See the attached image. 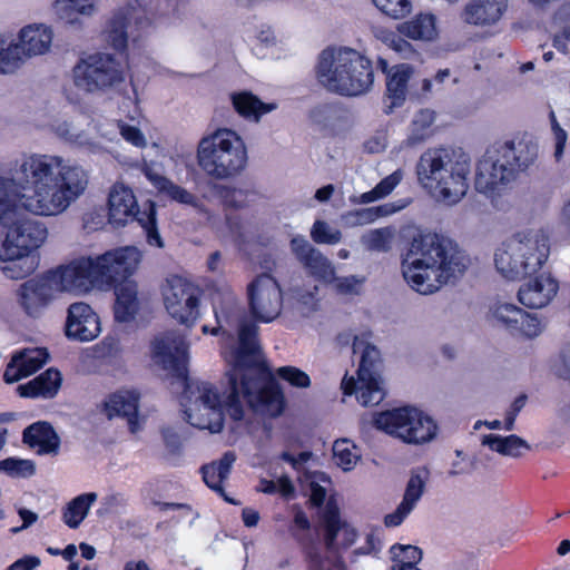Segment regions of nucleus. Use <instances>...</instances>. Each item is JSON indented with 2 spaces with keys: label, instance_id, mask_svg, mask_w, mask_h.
Segmentation results:
<instances>
[{
  "label": "nucleus",
  "instance_id": "nucleus-43",
  "mask_svg": "<svg viewBox=\"0 0 570 570\" xmlns=\"http://www.w3.org/2000/svg\"><path fill=\"white\" fill-rule=\"evenodd\" d=\"M340 509L334 500H328L323 513L324 523V544L328 551H334L337 548V537L342 528Z\"/></svg>",
  "mask_w": 570,
  "mask_h": 570
},
{
  "label": "nucleus",
  "instance_id": "nucleus-46",
  "mask_svg": "<svg viewBox=\"0 0 570 570\" xmlns=\"http://www.w3.org/2000/svg\"><path fill=\"white\" fill-rule=\"evenodd\" d=\"M429 476L430 471L428 468L422 466L413 469L401 502L413 509L424 492Z\"/></svg>",
  "mask_w": 570,
  "mask_h": 570
},
{
  "label": "nucleus",
  "instance_id": "nucleus-9",
  "mask_svg": "<svg viewBox=\"0 0 570 570\" xmlns=\"http://www.w3.org/2000/svg\"><path fill=\"white\" fill-rule=\"evenodd\" d=\"M142 252H109V289L116 296L114 317L118 323H129L139 311L138 285L132 279Z\"/></svg>",
  "mask_w": 570,
  "mask_h": 570
},
{
  "label": "nucleus",
  "instance_id": "nucleus-36",
  "mask_svg": "<svg viewBox=\"0 0 570 570\" xmlns=\"http://www.w3.org/2000/svg\"><path fill=\"white\" fill-rule=\"evenodd\" d=\"M235 111L245 119L259 121L261 117L276 109L275 102H263L252 91L243 90L230 95Z\"/></svg>",
  "mask_w": 570,
  "mask_h": 570
},
{
  "label": "nucleus",
  "instance_id": "nucleus-60",
  "mask_svg": "<svg viewBox=\"0 0 570 570\" xmlns=\"http://www.w3.org/2000/svg\"><path fill=\"white\" fill-rule=\"evenodd\" d=\"M542 331L540 320L525 311L522 309V318L519 321V326L515 327L514 334L518 333L525 337H535Z\"/></svg>",
  "mask_w": 570,
  "mask_h": 570
},
{
  "label": "nucleus",
  "instance_id": "nucleus-15",
  "mask_svg": "<svg viewBox=\"0 0 570 570\" xmlns=\"http://www.w3.org/2000/svg\"><path fill=\"white\" fill-rule=\"evenodd\" d=\"M163 296L166 311L175 321L187 327L195 325L200 302L197 286L181 276L173 275L167 278Z\"/></svg>",
  "mask_w": 570,
  "mask_h": 570
},
{
  "label": "nucleus",
  "instance_id": "nucleus-7",
  "mask_svg": "<svg viewBox=\"0 0 570 570\" xmlns=\"http://www.w3.org/2000/svg\"><path fill=\"white\" fill-rule=\"evenodd\" d=\"M405 252L402 274L407 285L419 294L438 292L451 279L461 276L470 265L466 252Z\"/></svg>",
  "mask_w": 570,
  "mask_h": 570
},
{
  "label": "nucleus",
  "instance_id": "nucleus-63",
  "mask_svg": "<svg viewBox=\"0 0 570 570\" xmlns=\"http://www.w3.org/2000/svg\"><path fill=\"white\" fill-rule=\"evenodd\" d=\"M507 440L508 441H505V451H504L503 455H510V456L518 458L522 454L521 449H527V450L530 449L528 443L523 439H521L520 436H518L515 434L508 435Z\"/></svg>",
  "mask_w": 570,
  "mask_h": 570
},
{
  "label": "nucleus",
  "instance_id": "nucleus-57",
  "mask_svg": "<svg viewBox=\"0 0 570 570\" xmlns=\"http://www.w3.org/2000/svg\"><path fill=\"white\" fill-rule=\"evenodd\" d=\"M117 128L122 139L131 146L139 149L147 146V139L137 126L129 125L124 120H117Z\"/></svg>",
  "mask_w": 570,
  "mask_h": 570
},
{
  "label": "nucleus",
  "instance_id": "nucleus-23",
  "mask_svg": "<svg viewBox=\"0 0 570 570\" xmlns=\"http://www.w3.org/2000/svg\"><path fill=\"white\" fill-rule=\"evenodd\" d=\"M47 236L43 223L24 219L8 228L2 246L3 249H39Z\"/></svg>",
  "mask_w": 570,
  "mask_h": 570
},
{
  "label": "nucleus",
  "instance_id": "nucleus-19",
  "mask_svg": "<svg viewBox=\"0 0 570 570\" xmlns=\"http://www.w3.org/2000/svg\"><path fill=\"white\" fill-rule=\"evenodd\" d=\"M75 87L90 95L105 92L107 88V53H83L72 68Z\"/></svg>",
  "mask_w": 570,
  "mask_h": 570
},
{
  "label": "nucleus",
  "instance_id": "nucleus-40",
  "mask_svg": "<svg viewBox=\"0 0 570 570\" xmlns=\"http://www.w3.org/2000/svg\"><path fill=\"white\" fill-rule=\"evenodd\" d=\"M503 249H550V237L548 233L540 229H527L518 232L502 243Z\"/></svg>",
  "mask_w": 570,
  "mask_h": 570
},
{
  "label": "nucleus",
  "instance_id": "nucleus-20",
  "mask_svg": "<svg viewBox=\"0 0 570 570\" xmlns=\"http://www.w3.org/2000/svg\"><path fill=\"white\" fill-rule=\"evenodd\" d=\"M550 252H495L494 265L504 278L521 281L542 269Z\"/></svg>",
  "mask_w": 570,
  "mask_h": 570
},
{
  "label": "nucleus",
  "instance_id": "nucleus-28",
  "mask_svg": "<svg viewBox=\"0 0 570 570\" xmlns=\"http://www.w3.org/2000/svg\"><path fill=\"white\" fill-rule=\"evenodd\" d=\"M52 9L66 26L81 30L85 27V20L99 12L100 0H55Z\"/></svg>",
  "mask_w": 570,
  "mask_h": 570
},
{
  "label": "nucleus",
  "instance_id": "nucleus-25",
  "mask_svg": "<svg viewBox=\"0 0 570 570\" xmlns=\"http://www.w3.org/2000/svg\"><path fill=\"white\" fill-rule=\"evenodd\" d=\"M50 358L45 347L23 348L16 352L3 373V380L8 384L16 383L23 377L32 375L40 370Z\"/></svg>",
  "mask_w": 570,
  "mask_h": 570
},
{
  "label": "nucleus",
  "instance_id": "nucleus-30",
  "mask_svg": "<svg viewBox=\"0 0 570 570\" xmlns=\"http://www.w3.org/2000/svg\"><path fill=\"white\" fill-rule=\"evenodd\" d=\"M40 265L39 252H0V271L7 278L23 279Z\"/></svg>",
  "mask_w": 570,
  "mask_h": 570
},
{
  "label": "nucleus",
  "instance_id": "nucleus-14",
  "mask_svg": "<svg viewBox=\"0 0 570 570\" xmlns=\"http://www.w3.org/2000/svg\"><path fill=\"white\" fill-rule=\"evenodd\" d=\"M381 365L380 350L367 344L361 355L357 379L345 376L342 381L343 394L348 396L355 394L363 406L380 404L385 397V392L380 385Z\"/></svg>",
  "mask_w": 570,
  "mask_h": 570
},
{
  "label": "nucleus",
  "instance_id": "nucleus-3",
  "mask_svg": "<svg viewBox=\"0 0 570 570\" xmlns=\"http://www.w3.org/2000/svg\"><path fill=\"white\" fill-rule=\"evenodd\" d=\"M198 400L213 420L198 424L200 429H208L213 433H219L224 429L225 412L234 421L244 417V407L240 396L250 407L262 406L273 416H278L285 410L286 401L284 392L271 371L268 364H263L236 374L235 384H232V375L226 377V385L219 391L209 382L197 385Z\"/></svg>",
  "mask_w": 570,
  "mask_h": 570
},
{
  "label": "nucleus",
  "instance_id": "nucleus-58",
  "mask_svg": "<svg viewBox=\"0 0 570 570\" xmlns=\"http://www.w3.org/2000/svg\"><path fill=\"white\" fill-rule=\"evenodd\" d=\"M393 561H403L411 564H417L422 559V550L415 546H404L395 543L391 547Z\"/></svg>",
  "mask_w": 570,
  "mask_h": 570
},
{
  "label": "nucleus",
  "instance_id": "nucleus-61",
  "mask_svg": "<svg viewBox=\"0 0 570 570\" xmlns=\"http://www.w3.org/2000/svg\"><path fill=\"white\" fill-rule=\"evenodd\" d=\"M527 399L528 397L525 394H520L519 396H517L514 399V401L508 409V411L505 413V419H504V429L507 431H512L514 429L515 419H517L518 414L520 413V411L524 407V405L527 403Z\"/></svg>",
  "mask_w": 570,
  "mask_h": 570
},
{
  "label": "nucleus",
  "instance_id": "nucleus-48",
  "mask_svg": "<svg viewBox=\"0 0 570 570\" xmlns=\"http://www.w3.org/2000/svg\"><path fill=\"white\" fill-rule=\"evenodd\" d=\"M434 122V112L422 109L415 114L412 120V131L407 137V145L415 146L428 137V129Z\"/></svg>",
  "mask_w": 570,
  "mask_h": 570
},
{
  "label": "nucleus",
  "instance_id": "nucleus-6",
  "mask_svg": "<svg viewBox=\"0 0 570 570\" xmlns=\"http://www.w3.org/2000/svg\"><path fill=\"white\" fill-rule=\"evenodd\" d=\"M534 158L535 151L522 141H494L476 163L475 190L487 197L500 195L529 168Z\"/></svg>",
  "mask_w": 570,
  "mask_h": 570
},
{
  "label": "nucleus",
  "instance_id": "nucleus-51",
  "mask_svg": "<svg viewBox=\"0 0 570 570\" xmlns=\"http://www.w3.org/2000/svg\"><path fill=\"white\" fill-rule=\"evenodd\" d=\"M0 472L12 478H30L36 473V464L32 460L8 458L0 461Z\"/></svg>",
  "mask_w": 570,
  "mask_h": 570
},
{
  "label": "nucleus",
  "instance_id": "nucleus-2",
  "mask_svg": "<svg viewBox=\"0 0 570 570\" xmlns=\"http://www.w3.org/2000/svg\"><path fill=\"white\" fill-rule=\"evenodd\" d=\"M187 12L186 0H157L155 8L142 6L139 0H127L109 19V92L122 96L126 107H137V91L130 81L126 82L129 70L128 41L132 43L148 32L155 20L170 26L183 20Z\"/></svg>",
  "mask_w": 570,
  "mask_h": 570
},
{
  "label": "nucleus",
  "instance_id": "nucleus-24",
  "mask_svg": "<svg viewBox=\"0 0 570 570\" xmlns=\"http://www.w3.org/2000/svg\"><path fill=\"white\" fill-rule=\"evenodd\" d=\"M100 321L92 308L82 302L73 303L68 308L66 334L79 341H91L100 333Z\"/></svg>",
  "mask_w": 570,
  "mask_h": 570
},
{
  "label": "nucleus",
  "instance_id": "nucleus-4",
  "mask_svg": "<svg viewBox=\"0 0 570 570\" xmlns=\"http://www.w3.org/2000/svg\"><path fill=\"white\" fill-rule=\"evenodd\" d=\"M420 185L445 205L458 204L468 193L471 159L462 150L429 148L416 163Z\"/></svg>",
  "mask_w": 570,
  "mask_h": 570
},
{
  "label": "nucleus",
  "instance_id": "nucleus-1",
  "mask_svg": "<svg viewBox=\"0 0 570 570\" xmlns=\"http://www.w3.org/2000/svg\"><path fill=\"white\" fill-rule=\"evenodd\" d=\"M88 173L56 154L22 153L0 175V224L22 212L51 217L65 213L86 191Z\"/></svg>",
  "mask_w": 570,
  "mask_h": 570
},
{
  "label": "nucleus",
  "instance_id": "nucleus-49",
  "mask_svg": "<svg viewBox=\"0 0 570 570\" xmlns=\"http://www.w3.org/2000/svg\"><path fill=\"white\" fill-rule=\"evenodd\" d=\"M341 109L335 104H321L309 111V119L322 129H330L335 126L340 118Z\"/></svg>",
  "mask_w": 570,
  "mask_h": 570
},
{
  "label": "nucleus",
  "instance_id": "nucleus-5",
  "mask_svg": "<svg viewBox=\"0 0 570 570\" xmlns=\"http://www.w3.org/2000/svg\"><path fill=\"white\" fill-rule=\"evenodd\" d=\"M315 72L322 87L343 97L363 96L374 83L372 61L348 47H327L322 50Z\"/></svg>",
  "mask_w": 570,
  "mask_h": 570
},
{
  "label": "nucleus",
  "instance_id": "nucleus-37",
  "mask_svg": "<svg viewBox=\"0 0 570 570\" xmlns=\"http://www.w3.org/2000/svg\"><path fill=\"white\" fill-rule=\"evenodd\" d=\"M308 274L316 281L331 284L335 279V267L322 252H294Z\"/></svg>",
  "mask_w": 570,
  "mask_h": 570
},
{
  "label": "nucleus",
  "instance_id": "nucleus-62",
  "mask_svg": "<svg viewBox=\"0 0 570 570\" xmlns=\"http://www.w3.org/2000/svg\"><path fill=\"white\" fill-rule=\"evenodd\" d=\"M401 181V174L399 171H394L391 175L384 177L382 180H380L375 188V191L379 194V197L382 199L385 196L390 195L394 188L400 184Z\"/></svg>",
  "mask_w": 570,
  "mask_h": 570
},
{
  "label": "nucleus",
  "instance_id": "nucleus-8",
  "mask_svg": "<svg viewBox=\"0 0 570 570\" xmlns=\"http://www.w3.org/2000/svg\"><path fill=\"white\" fill-rule=\"evenodd\" d=\"M199 167L210 177L226 179L240 173L247 163L243 139L230 129H218L198 144Z\"/></svg>",
  "mask_w": 570,
  "mask_h": 570
},
{
  "label": "nucleus",
  "instance_id": "nucleus-13",
  "mask_svg": "<svg viewBox=\"0 0 570 570\" xmlns=\"http://www.w3.org/2000/svg\"><path fill=\"white\" fill-rule=\"evenodd\" d=\"M59 293L83 295L100 288L107 276V252L98 257H82L49 269Z\"/></svg>",
  "mask_w": 570,
  "mask_h": 570
},
{
  "label": "nucleus",
  "instance_id": "nucleus-16",
  "mask_svg": "<svg viewBox=\"0 0 570 570\" xmlns=\"http://www.w3.org/2000/svg\"><path fill=\"white\" fill-rule=\"evenodd\" d=\"M247 296L250 315L257 322L269 323L282 312L283 292L269 273L256 276L248 284Z\"/></svg>",
  "mask_w": 570,
  "mask_h": 570
},
{
  "label": "nucleus",
  "instance_id": "nucleus-41",
  "mask_svg": "<svg viewBox=\"0 0 570 570\" xmlns=\"http://www.w3.org/2000/svg\"><path fill=\"white\" fill-rule=\"evenodd\" d=\"M406 203L396 205L395 203H386L379 206L354 209L347 212L343 218L350 225H366L375 222L377 218L386 217L403 209Z\"/></svg>",
  "mask_w": 570,
  "mask_h": 570
},
{
  "label": "nucleus",
  "instance_id": "nucleus-35",
  "mask_svg": "<svg viewBox=\"0 0 570 570\" xmlns=\"http://www.w3.org/2000/svg\"><path fill=\"white\" fill-rule=\"evenodd\" d=\"M413 72V68L407 63H401L391 68L386 77V94L391 104L387 106L386 114L392 112L396 107H401L406 98L407 83Z\"/></svg>",
  "mask_w": 570,
  "mask_h": 570
},
{
  "label": "nucleus",
  "instance_id": "nucleus-44",
  "mask_svg": "<svg viewBox=\"0 0 570 570\" xmlns=\"http://www.w3.org/2000/svg\"><path fill=\"white\" fill-rule=\"evenodd\" d=\"M96 499L97 494L94 492L83 493L72 499L62 513L65 523L71 529H77L87 517L89 508Z\"/></svg>",
  "mask_w": 570,
  "mask_h": 570
},
{
  "label": "nucleus",
  "instance_id": "nucleus-59",
  "mask_svg": "<svg viewBox=\"0 0 570 570\" xmlns=\"http://www.w3.org/2000/svg\"><path fill=\"white\" fill-rule=\"evenodd\" d=\"M365 281L366 278L364 276H335V289L338 294L342 295H358L361 293V287L365 283Z\"/></svg>",
  "mask_w": 570,
  "mask_h": 570
},
{
  "label": "nucleus",
  "instance_id": "nucleus-27",
  "mask_svg": "<svg viewBox=\"0 0 570 570\" xmlns=\"http://www.w3.org/2000/svg\"><path fill=\"white\" fill-rule=\"evenodd\" d=\"M14 40L26 62L28 59L49 52L53 40V31L48 24L31 23L22 27Z\"/></svg>",
  "mask_w": 570,
  "mask_h": 570
},
{
  "label": "nucleus",
  "instance_id": "nucleus-22",
  "mask_svg": "<svg viewBox=\"0 0 570 570\" xmlns=\"http://www.w3.org/2000/svg\"><path fill=\"white\" fill-rule=\"evenodd\" d=\"M102 125L90 122L87 129H81L75 119H58L52 124V130L65 142L90 153H98L104 148L105 134L101 132Z\"/></svg>",
  "mask_w": 570,
  "mask_h": 570
},
{
  "label": "nucleus",
  "instance_id": "nucleus-32",
  "mask_svg": "<svg viewBox=\"0 0 570 570\" xmlns=\"http://www.w3.org/2000/svg\"><path fill=\"white\" fill-rule=\"evenodd\" d=\"M61 383V373L51 367L28 383L19 385L17 391L22 397L52 399L58 394Z\"/></svg>",
  "mask_w": 570,
  "mask_h": 570
},
{
  "label": "nucleus",
  "instance_id": "nucleus-10",
  "mask_svg": "<svg viewBox=\"0 0 570 570\" xmlns=\"http://www.w3.org/2000/svg\"><path fill=\"white\" fill-rule=\"evenodd\" d=\"M132 220L141 226L150 246L164 247L158 229L156 203L148 199L140 209L132 189L124 184H115L109 189V225L121 227Z\"/></svg>",
  "mask_w": 570,
  "mask_h": 570
},
{
  "label": "nucleus",
  "instance_id": "nucleus-42",
  "mask_svg": "<svg viewBox=\"0 0 570 570\" xmlns=\"http://www.w3.org/2000/svg\"><path fill=\"white\" fill-rule=\"evenodd\" d=\"M397 31L413 40H432L436 35L435 18L431 13H420L414 19L400 23Z\"/></svg>",
  "mask_w": 570,
  "mask_h": 570
},
{
  "label": "nucleus",
  "instance_id": "nucleus-26",
  "mask_svg": "<svg viewBox=\"0 0 570 570\" xmlns=\"http://www.w3.org/2000/svg\"><path fill=\"white\" fill-rule=\"evenodd\" d=\"M529 278L530 281L520 287L518 299L528 308H542L557 294L559 284L554 278L541 271Z\"/></svg>",
  "mask_w": 570,
  "mask_h": 570
},
{
  "label": "nucleus",
  "instance_id": "nucleus-50",
  "mask_svg": "<svg viewBox=\"0 0 570 570\" xmlns=\"http://www.w3.org/2000/svg\"><path fill=\"white\" fill-rule=\"evenodd\" d=\"M354 450V443L346 439L336 440L333 444V455L336 464L344 471L352 470L360 458Z\"/></svg>",
  "mask_w": 570,
  "mask_h": 570
},
{
  "label": "nucleus",
  "instance_id": "nucleus-45",
  "mask_svg": "<svg viewBox=\"0 0 570 570\" xmlns=\"http://www.w3.org/2000/svg\"><path fill=\"white\" fill-rule=\"evenodd\" d=\"M214 190L224 206L233 209L246 207L257 196L254 189L235 188L219 184L214 186Z\"/></svg>",
  "mask_w": 570,
  "mask_h": 570
},
{
  "label": "nucleus",
  "instance_id": "nucleus-31",
  "mask_svg": "<svg viewBox=\"0 0 570 570\" xmlns=\"http://www.w3.org/2000/svg\"><path fill=\"white\" fill-rule=\"evenodd\" d=\"M139 399V393L135 391L109 394V421L114 416L126 419L129 432L137 433L141 429L138 417Z\"/></svg>",
  "mask_w": 570,
  "mask_h": 570
},
{
  "label": "nucleus",
  "instance_id": "nucleus-21",
  "mask_svg": "<svg viewBox=\"0 0 570 570\" xmlns=\"http://www.w3.org/2000/svg\"><path fill=\"white\" fill-rule=\"evenodd\" d=\"M189 345L180 336L173 338H156L153 342V357L161 367L171 373L173 376L183 381L186 389L189 387L188 361Z\"/></svg>",
  "mask_w": 570,
  "mask_h": 570
},
{
  "label": "nucleus",
  "instance_id": "nucleus-11",
  "mask_svg": "<svg viewBox=\"0 0 570 570\" xmlns=\"http://www.w3.org/2000/svg\"><path fill=\"white\" fill-rule=\"evenodd\" d=\"M392 240L399 249H459L458 244L443 234L412 223L397 230L393 226L372 229L363 236L368 249H391Z\"/></svg>",
  "mask_w": 570,
  "mask_h": 570
},
{
  "label": "nucleus",
  "instance_id": "nucleus-33",
  "mask_svg": "<svg viewBox=\"0 0 570 570\" xmlns=\"http://www.w3.org/2000/svg\"><path fill=\"white\" fill-rule=\"evenodd\" d=\"M235 461V452L227 451L218 461H213L208 464H204L200 468L202 478L205 484L220 497H223L227 502L233 501L226 495L224 481L228 478Z\"/></svg>",
  "mask_w": 570,
  "mask_h": 570
},
{
  "label": "nucleus",
  "instance_id": "nucleus-29",
  "mask_svg": "<svg viewBox=\"0 0 570 570\" xmlns=\"http://www.w3.org/2000/svg\"><path fill=\"white\" fill-rule=\"evenodd\" d=\"M22 442L31 449H37L39 455H58L61 440L53 426L46 421H38L27 426L22 432Z\"/></svg>",
  "mask_w": 570,
  "mask_h": 570
},
{
  "label": "nucleus",
  "instance_id": "nucleus-38",
  "mask_svg": "<svg viewBox=\"0 0 570 570\" xmlns=\"http://www.w3.org/2000/svg\"><path fill=\"white\" fill-rule=\"evenodd\" d=\"M146 178L160 194H165L171 200L189 206H197V197L189 193L186 188L175 184L166 176L156 174L150 169L145 171Z\"/></svg>",
  "mask_w": 570,
  "mask_h": 570
},
{
  "label": "nucleus",
  "instance_id": "nucleus-55",
  "mask_svg": "<svg viewBox=\"0 0 570 570\" xmlns=\"http://www.w3.org/2000/svg\"><path fill=\"white\" fill-rule=\"evenodd\" d=\"M375 7L384 14L400 19L411 12L412 4L410 0H372Z\"/></svg>",
  "mask_w": 570,
  "mask_h": 570
},
{
  "label": "nucleus",
  "instance_id": "nucleus-18",
  "mask_svg": "<svg viewBox=\"0 0 570 570\" xmlns=\"http://www.w3.org/2000/svg\"><path fill=\"white\" fill-rule=\"evenodd\" d=\"M257 321H242L238 326V345L234 352V362L225 374V377L232 375V384H235L237 373L250 371L252 368L266 364L262 358V352L258 341Z\"/></svg>",
  "mask_w": 570,
  "mask_h": 570
},
{
  "label": "nucleus",
  "instance_id": "nucleus-12",
  "mask_svg": "<svg viewBox=\"0 0 570 570\" xmlns=\"http://www.w3.org/2000/svg\"><path fill=\"white\" fill-rule=\"evenodd\" d=\"M373 424L386 434L414 445L432 441L439 430L436 422L430 415L413 406L379 412L373 417Z\"/></svg>",
  "mask_w": 570,
  "mask_h": 570
},
{
  "label": "nucleus",
  "instance_id": "nucleus-34",
  "mask_svg": "<svg viewBox=\"0 0 570 570\" xmlns=\"http://www.w3.org/2000/svg\"><path fill=\"white\" fill-rule=\"evenodd\" d=\"M507 8V0H475L465 7L464 19L470 24H492L502 17Z\"/></svg>",
  "mask_w": 570,
  "mask_h": 570
},
{
  "label": "nucleus",
  "instance_id": "nucleus-52",
  "mask_svg": "<svg viewBox=\"0 0 570 570\" xmlns=\"http://www.w3.org/2000/svg\"><path fill=\"white\" fill-rule=\"evenodd\" d=\"M493 316L508 331L514 334V330L519 326L520 318H522V308L509 303L499 304L493 311Z\"/></svg>",
  "mask_w": 570,
  "mask_h": 570
},
{
  "label": "nucleus",
  "instance_id": "nucleus-17",
  "mask_svg": "<svg viewBox=\"0 0 570 570\" xmlns=\"http://www.w3.org/2000/svg\"><path fill=\"white\" fill-rule=\"evenodd\" d=\"M59 294L49 271L23 282L16 291L18 306L33 320L42 317Z\"/></svg>",
  "mask_w": 570,
  "mask_h": 570
},
{
  "label": "nucleus",
  "instance_id": "nucleus-39",
  "mask_svg": "<svg viewBox=\"0 0 570 570\" xmlns=\"http://www.w3.org/2000/svg\"><path fill=\"white\" fill-rule=\"evenodd\" d=\"M309 529H311V521H309L308 517L301 508H296L294 511L293 522L289 525V532H291L293 539L299 546L302 553L304 556V559L307 563L308 570H311V561L307 558L305 548L306 547L315 548L317 553L322 557L318 540L309 533H301L299 532V531L308 532Z\"/></svg>",
  "mask_w": 570,
  "mask_h": 570
},
{
  "label": "nucleus",
  "instance_id": "nucleus-47",
  "mask_svg": "<svg viewBox=\"0 0 570 570\" xmlns=\"http://www.w3.org/2000/svg\"><path fill=\"white\" fill-rule=\"evenodd\" d=\"M14 39L0 37V73H12L24 63Z\"/></svg>",
  "mask_w": 570,
  "mask_h": 570
},
{
  "label": "nucleus",
  "instance_id": "nucleus-53",
  "mask_svg": "<svg viewBox=\"0 0 570 570\" xmlns=\"http://www.w3.org/2000/svg\"><path fill=\"white\" fill-rule=\"evenodd\" d=\"M311 237L316 244L336 245L341 240L342 234L328 223L317 219L311 228Z\"/></svg>",
  "mask_w": 570,
  "mask_h": 570
},
{
  "label": "nucleus",
  "instance_id": "nucleus-56",
  "mask_svg": "<svg viewBox=\"0 0 570 570\" xmlns=\"http://www.w3.org/2000/svg\"><path fill=\"white\" fill-rule=\"evenodd\" d=\"M403 35L396 33L392 30L382 29L379 31L377 37L389 45L395 52L401 53L404 58H409L413 52V48L409 41L402 38Z\"/></svg>",
  "mask_w": 570,
  "mask_h": 570
},
{
  "label": "nucleus",
  "instance_id": "nucleus-54",
  "mask_svg": "<svg viewBox=\"0 0 570 570\" xmlns=\"http://www.w3.org/2000/svg\"><path fill=\"white\" fill-rule=\"evenodd\" d=\"M276 374L293 387L306 389L311 385L308 374L296 366H281L276 370Z\"/></svg>",
  "mask_w": 570,
  "mask_h": 570
},
{
  "label": "nucleus",
  "instance_id": "nucleus-64",
  "mask_svg": "<svg viewBox=\"0 0 570 570\" xmlns=\"http://www.w3.org/2000/svg\"><path fill=\"white\" fill-rule=\"evenodd\" d=\"M107 419V399H104L95 411H91L87 415V421L92 425L94 429L102 428Z\"/></svg>",
  "mask_w": 570,
  "mask_h": 570
}]
</instances>
